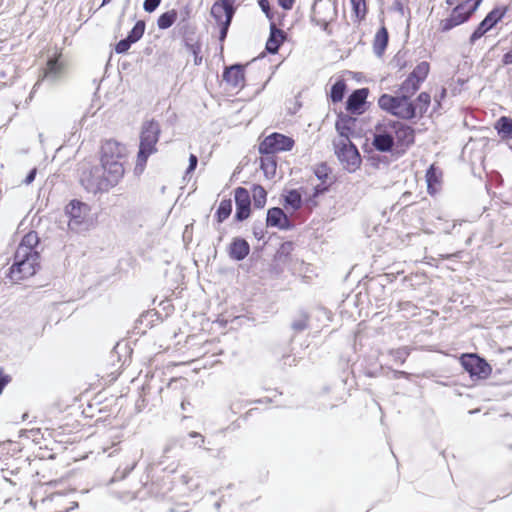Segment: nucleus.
Masks as SVG:
<instances>
[{"label": "nucleus", "mask_w": 512, "mask_h": 512, "mask_svg": "<svg viewBox=\"0 0 512 512\" xmlns=\"http://www.w3.org/2000/svg\"><path fill=\"white\" fill-rule=\"evenodd\" d=\"M285 204L293 210H298L302 205V196L297 190H290L285 196Z\"/></svg>", "instance_id": "nucleus-37"}, {"label": "nucleus", "mask_w": 512, "mask_h": 512, "mask_svg": "<svg viewBox=\"0 0 512 512\" xmlns=\"http://www.w3.org/2000/svg\"><path fill=\"white\" fill-rule=\"evenodd\" d=\"M231 15V19L235 14V8L233 5H230L226 0H218L211 7V15L215 19L217 23L223 22V15L225 19H227V15Z\"/></svg>", "instance_id": "nucleus-21"}, {"label": "nucleus", "mask_w": 512, "mask_h": 512, "mask_svg": "<svg viewBox=\"0 0 512 512\" xmlns=\"http://www.w3.org/2000/svg\"><path fill=\"white\" fill-rule=\"evenodd\" d=\"M389 354L392 356L395 362L403 364L410 354V349L408 347H400L390 350Z\"/></svg>", "instance_id": "nucleus-40"}, {"label": "nucleus", "mask_w": 512, "mask_h": 512, "mask_svg": "<svg viewBox=\"0 0 512 512\" xmlns=\"http://www.w3.org/2000/svg\"><path fill=\"white\" fill-rule=\"evenodd\" d=\"M495 129L503 139H512V119L506 116L500 117L495 123Z\"/></svg>", "instance_id": "nucleus-25"}, {"label": "nucleus", "mask_w": 512, "mask_h": 512, "mask_svg": "<svg viewBox=\"0 0 512 512\" xmlns=\"http://www.w3.org/2000/svg\"><path fill=\"white\" fill-rule=\"evenodd\" d=\"M234 1H235V0H226V2H228L230 5H233V4H234Z\"/></svg>", "instance_id": "nucleus-64"}, {"label": "nucleus", "mask_w": 512, "mask_h": 512, "mask_svg": "<svg viewBox=\"0 0 512 512\" xmlns=\"http://www.w3.org/2000/svg\"><path fill=\"white\" fill-rule=\"evenodd\" d=\"M372 145L380 152H391L393 150L395 141L388 120L376 125Z\"/></svg>", "instance_id": "nucleus-12"}, {"label": "nucleus", "mask_w": 512, "mask_h": 512, "mask_svg": "<svg viewBox=\"0 0 512 512\" xmlns=\"http://www.w3.org/2000/svg\"><path fill=\"white\" fill-rule=\"evenodd\" d=\"M234 197L236 204L235 219L237 221H244L250 215V194L247 189L243 187H238L235 189Z\"/></svg>", "instance_id": "nucleus-14"}, {"label": "nucleus", "mask_w": 512, "mask_h": 512, "mask_svg": "<svg viewBox=\"0 0 512 512\" xmlns=\"http://www.w3.org/2000/svg\"><path fill=\"white\" fill-rule=\"evenodd\" d=\"M367 88H360L354 90L348 97L346 101V110L351 112L352 114H361L362 106L365 104L367 96H368Z\"/></svg>", "instance_id": "nucleus-16"}, {"label": "nucleus", "mask_w": 512, "mask_h": 512, "mask_svg": "<svg viewBox=\"0 0 512 512\" xmlns=\"http://www.w3.org/2000/svg\"><path fill=\"white\" fill-rule=\"evenodd\" d=\"M36 174H37V169L36 168L31 169L29 171V173L27 174L26 178L23 180V183L26 185H30L34 181Z\"/></svg>", "instance_id": "nucleus-51"}, {"label": "nucleus", "mask_w": 512, "mask_h": 512, "mask_svg": "<svg viewBox=\"0 0 512 512\" xmlns=\"http://www.w3.org/2000/svg\"><path fill=\"white\" fill-rule=\"evenodd\" d=\"M132 43H130L128 41L127 38H124L122 40H120L116 46H115V51L116 53L118 54H122V53H125L129 50V48L131 47Z\"/></svg>", "instance_id": "nucleus-45"}, {"label": "nucleus", "mask_w": 512, "mask_h": 512, "mask_svg": "<svg viewBox=\"0 0 512 512\" xmlns=\"http://www.w3.org/2000/svg\"><path fill=\"white\" fill-rule=\"evenodd\" d=\"M420 85L419 80L408 75L399 88L400 95L411 98L419 90Z\"/></svg>", "instance_id": "nucleus-26"}, {"label": "nucleus", "mask_w": 512, "mask_h": 512, "mask_svg": "<svg viewBox=\"0 0 512 512\" xmlns=\"http://www.w3.org/2000/svg\"><path fill=\"white\" fill-rule=\"evenodd\" d=\"M286 39V33L277 28L276 24L272 22L270 24V35L266 42V50L270 54H276L281 44Z\"/></svg>", "instance_id": "nucleus-18"}, {"label": "nucleus", "mask_w": 512, "mask_h": 512, "mask_svg": "<svg viewBox=\"0 0 512 512\" xmlns=\"http://www.w3.org/2000/svg\"><path fill=\"white\" fill-rule=\"evenodd\" d=\"M127 156L126 146L115 140H106L101 147V164L107 169L120 168V176H124V161Z\"/></svg>", "instance_id": "nucleus-6"}, {"label": "nucleus", "mask_w": 512, "mask_h": 512, "mask_svg": "<svg viewBox=\"0 0 512 512\" xmlns=\"http://www.w3.org/2000/svg\"><path fill=\"white\" fill-rule=\"evenodd\" d=\"M502 63L504 65H510L512 64V48L506 52L502 57Z\"/></svg>", "instance_id": "nucleus-55"}, {"label": "nucleus", "mask_w": 512, "mask_h": 512, "mask_svg": "<svg viewBox=\"0 0 512 512\" xmlns=\"http://www.w3.org/2000/svg\"><path fill=\"white\" fill-rule=\"evenodd\" d=\"M278 3L283 9L290 10L293 7L294 0H278Z\"/></svg>", "instance_id": "nucleus-54"}, {"label": "nucleus", "mask_w": 512, "mask_h": 512, "mask_svg": "<svg viewBox=\"0 0 512 512\" xmlns=\"http://www.w3.org/2000/svg\"><path fill=\"white\" fill-rule=\"evenodd\" d=\"M460 362L471 378L487 379L492 373V367L477 354H463Z\"/></svg>", "instance_id": "nucleus-9"}, {"label": "nucleus", "mask_w": 512, "mask_h": 512, "mask_svg": "<svg viewBox=\"0 0 512 512\" xmlns=\"http://www.w3.org/2000/svg\"><path fill=\"white\" fill-rule=\"evenodd\" d=\"M430 65L426 61L420 62L413 71L409 74L412 78L419 80L422 83L428 76Z\"/></svg>", "instance_id": "nucleus-34"}, {"label": "nucleus", "mask_w": 512, "mask_h": 512, "mask_svg": "<svg viewBox=\"0 0 512 512\" xmlns=\"http://www.w3.org/2000/svg\"><path fill=\"white\" fill-rule=\"evenodd\" d=\"M114 168L109 170L101 164L83 171L80 179L82 186L87 192L93 194L109 191L122 179L120 168L118 166Z\"/></svg>", "instance_id": "nucleus-1"}, {"label": "nucleus", "mask_w": 512, "mask_h": 512, "mask_svg": "<svg viewBox=\"0 0 512 512\" xmlns=\"http://www.w3.org/2000/svg\"><path fill=\"white\" fill-rule=\"evenodd\" d=\"M356 119L348 115H339L335 124L336 130L341 139L339 141H350L349 135L355 126Z\"/></svg>", "instance_id": "nucleus-22"}, {"label": "nucleus", "mask_w": 512, "mask_h": 512, "mask_svg": "<svg viewBox=\"0 0 512 512\" xmlns=\"http://www.w3.org/2000/svg\"><path fill=\"white\" fill-rule=\"evenodd\" d=\"M188 49L194 56V64L200 65L202 63V56H200L201 46L200 44H188Z\"/></svg>", "instance_id": "nucleus-44"}, {"label": "nucleus", "mask_w": 512, "mask_h": 512, "mask_svg": "<svg viewBox=\"0 0 512 512\" xmlns=\"http://www.w3.org/2000/svg\"><path fill=\"white\" fill-rule=\"evenodd\" d=\"M291 327L296 332L304 331L308 327V315L305 312L299 313L293 320Z\"/></svg>", "instance_id": "nucleus-39"}, {"label": "nucleus", "mask_w": 512, "mask_h": 512, "mask_svg": "<svg viewBox=\"0 0 512 512\" xmlns=\"http://www.w3.org/2000/svg\"><path fill=\"white\" fill-rule=\"evenodd\" d=\"M294 145V140L280 133L267 136L259 145L261 154H274L280 151H289Z\"/></svg>", "instance_id": "nucleus-11"}, {"label": "nucleus", "mask_w": 512, "mask_h": 512, "mask_svg": "<svg viewBox=\"0 0 512 512\" xmlns=\"http://www.w3.org/2000/svg\"><path fill=\"white\" fill-rule=\"evenodd\" d=\"M177 19V12L175 10L167 11L161 14L157 20L159 29L165 30L170 28Z\"/></svg>", "instance_id": "nucleus-28"}, {"label": "nucleus", "mask_w": 512, "mask_h": 512, "mask_svg": "<svg viewBox=\"0 0 512 512\" xmlns=\"http://www.w3.org/2000/svg\"><path fill=\"white\" fill-rule=\"evenodd\" d=\"M440 175H441V173L438 171V169L434 165H431L428 168V170L426 172V181H427L428 192L430 194L433 193L434 186L440 182Z\"/></svg>", "instance_id": "nucleus-33"}, {"label": "nucleus", "mask_w": 512, "mask_h": 512, "mask_svg": "<svg viewBox=\"0 0 512 512\" xmlns=\"http://www.w3.org/2000/svg\"><path fill=\"white\" fill-rule=\"evenodd\" d=\"M180 446V443H179V440L178 439H170L166 445L164 446V449H163V455H162V458L159 462L160 465H163L165 463V460L170 458L171 456H176V454L174 453L175 450H177V448Z\"/></svg>", "instance_id": "nucleus-36"}, {"label": "nucleus", "mask_w": 512, "mask_h": 512, "mask_svg": "<svg viewBox=\"0 0 512 512\" xmlns=\"http://www.w3.org/2000/svg\"><path fill=\"white\" fill-rule=\"evenodd\" d=\"M379 107L403 120H410L417 116V107L411 98L398 95L382 94L378 99Z\"/></svg>", "instance_id": "nucleus-3"}, {"label": "nucleus", "mask_w": 512, "mask_h": 512, "mask_svg": "<svg viewBox=\"0 0 512 512\" xmlns=\"http://www.w3.org/2000/svg\"><path fill=\"white\" fill-rule=\"evenodd\" d=\"M315 176L321 181L323 182V184L326 183V181H328L329 179V168L328 166L325 164V163H321L319 164L316 168H315Z\"/></svg>", "instance_id": "nucleus-42"}, {"label": "nucleus", "mask_w": 512, "mask_h": 512, "mask_svg": "<svg viewBox=\"0 0 512 512\" xmlns=\"http://www.w3.org/2000/svg\"><path fill=\"white\" fill-rule=\"evenodd\" d=\"M65 72V67L63 62L59 57L51 58L47 62V67L44 72V79L54 83L59 80Z\"/></svg>", "instance_id": "nucleus-19"}, {"label": "nucleus", "mask_w": 512, "mask_h": 512, "mask_svg": "<svg viewBox=\"0 0 512 512\" xmlns=\"http://www.w3.org/2000/svg\"><path fill=\"white\" fill-rule=\"evenodd\" d=\"M388 39H389L388 31L384 26H382L377 31V33L374 37V42H373V50L377 56H382V54L384 53V51L388 45Z\"/></svg>", "instance_id": "nucleus-23"}, {"label": "nucleus", "mask_w": 512, "mask_h": 512, "mask_svg": "<svg viewBox=\"0 0 512 512\" xmlns=\"http://www.w3.org/2000/svg\"><path fill=\"white\" fill-rule=\"evenodd\" d=\"M214 506H215V508H216V509H219V508H220V506H221V502H220V501L216 502V503L214 504Z\"/></svg>", "instance_id": "nucleus-60"}, {"label": "nucleus", "mask_w": 512, "mask_h": 512, "mask_svg": "<svg viewBox=\"0 0 512 512\" xmlns=\"http://www.w3.org/2000/svg\"><path fill=\"white\" fill-rule=\"evenodd\" d=\"M65 213L69 218L68 227L70 230L80 232L88 228L90 214L88 204L76 199L71 200L65 208Z\"/></svg>", "instance_id": "nucleus-7"}, {"label": "nucleus", "mask_w": 512, "mask_h": 512, "mask_svg": "<svg viewBox=\"0 0 512 512\" xmlns=\"http://www.w3.org/2000/svg\"><path fill=\"white\" fill-rule=\"evenodd\" d=\"M267 226L277 227L280 230H289L293 227L290 219L279 207L270 208L266 218Z\"/></svg>", "instance_id": "nucleus-15"}, {"label": "nucleus", "mask_w": 512, "mask_h": 512, "mask_svg": "<svg viewBox=\"0 0 512 512\" xmlns=\"http://www.w3.org/2000/svg\"><path fill=\"white\" fill-rule=\"evenodd\" d=\"M232 212V201L230 199L222 200L216 211V218L218 223L225 221Z\"/></svg>", "instance_id": "nucleus-31"}, {"label": "nucleus", "mask_w": 512, "mask_h": 512, "mask_svg": "<svg viewBox=\"0 0 512 512\" xmlns=\"http://www.w3.org/2000/svg\"><path fill=\"white\" fill-rule=\"evenodd\" d=\"M330 184H331V182L326 181L325 184H323V182H321L320 184L316 185L315 186V195H320V194H323L324 192H326L328 190V187Z\"/></svg>", "instance_id": "nucleus-50"}, {"label": "nucleus", "mask_w": 512, "mask_h": 512, "mask_svg": "<svg viewBox=\"0 0 512 512\" xmlns=\"http://www.w3.org/2000/svg\"><path fill=\"white\" fill-rule=\"evenodd\" d=\"M445 94H446V89L443 88L441 91L440 97L443 98L445 96Z\"/></svg>", "instance_id": "nucleus-61"}, {"label": "nucleus", "mask_w": 512, "mask_h": 512, "mask_svg": "<svg viewBox=\"0 0 512 512\" xmlns=\"http://www.w3.org/2000/svg\"><path fill=\"white\" fill-rule=\"evenodd\" d=\"M10 380V376L3 374L2 369H0V394L3 392L5 386L10 382Z\"/></svg>", "instance_id": "nucleus-49"}, {"label": "nucleus", "mask_w": 512, "mask_h": 512, "mask_svg": "<svg viewBox=\"0 0 512 512\" xmlns=\"http://www.w3.org/2000/svg\"><path fill=\"white\" fill-rule=\"evenodd\" d=\"M253 234L258 240H260L264 237V231H263L261 224L259 226L256 224L254 225Z\"/></svg>", "instance_id": "nucleus-52"}, {"label": "nucleus", "mask_w": 512, "mask_h": 512, "mask_svg": "<svg viewBox=\"0 0 512 512\" xmlns=\"http://www.w3.org/2000/svg\"><path fill=\"white\" fill-rule=\"evenodd\" d=\"M266 197H267V192L262 186H260V185L254 186L253 201H254L255 208H258V209L263 208L266 204Z\"/></svg>", "instance_id": "nucleus-35"}, {"label": "nucleus", "mask_w": 512, "mask_h": 512, "mask_svg": "<svg viewBox=\"0 0 512 512\" xmlns=\"http://www.w3.org/2000/svg\"><path fill=\"white\" fill-rule=\"evenodd\" d=\"M138 460L134 459L130 464H127L125 467H119L115 471L113 477L111 478V482L123 480L137 465Z\"/></svg>", "instance_id": "nucleus-38"}, {"label": "nucleus", "mask_w": 512, "mask_h": 512, "mask_svg": "<svg viewBox=\"0 0 512 512\" xmlns=\"http://www.w3.org/2000/svg\"><path fill=\"white\" fill-rule=\"evenodd\" d=\"M250 252L249 243L243 238H235L229 247V256L231 259L241 261L245 259Z\"/></svg>", "instance_id": "nucleus-20"}, {"label": "nucleus", "mask_w": 512, "mask_h": 512, "mask_svg": "<svg viewBox=\"0 0 512 512\" xmlns=\"http://www.w3.org/2000/svg\"><path fill=\"white\" fill-rule=\"evenodd\" d=\"M145 27L146 24L143 20L137 21L126 37L128 41L132 44L139 41L145 32Z\"/></svg>", "instance_id": "nucleus-32"}, {"label": "nucleus", "mask_w": 512, "mask_h": 512, "mask_svg": "<svg viewBox=\"0 0 512 512\" xmlns=\"http://www.w3.org/2000/svg\"><path fill=\"white\" fill-rule=\"evenodd\" d=\"M38 243V236L36 233L30 232L26 234L21 243L19 244L18 248H24L25 252L29 255L33 254H39L35 249L34 246Z\"/></svg>", "instance_id": "nucleus-27"}, {"label": "nucleus", "mask_w": 512, "mask_h": 512, "mask_svg": "<svg viewBox=\"0 0 512 512\" xmlns=\"http://www.w3.org/2000/svg\"><path fill=\"white\" fill-rule=\"evenodd\" d=\"M396 5H397V9H399L400 11L403 10V7L400 2H396Z\"/></svg>", "instance_id": "nucleus-59"}, {"label": "nucleus", "mask_w": 512, "mask_h": 512, "mask_svg": "<svg viewBox=\"0 0 512 512\" xmlns=\"http://www.w3.org/2000/svg\"><path fill=\"white\" fill-rule=\"evenodd\" d=\"M506 10L494 8L491 10L486 17L478 24L476 29L473 31L469 38V43L474 45L477 40L483 37L488 31H490L496 24L504 17Z\"/></svg>", "instance_id": "nucleus-13"}, {"label": "nucleus", "mask_w": 512, "mask_h": 512, "mask_svg": "<svg viewBox=\"0 0 512 512\" xmlns=\"http://www.w3.org/2000/svg\"><path fill=\"white\" fill-rule=\"evenodd\" d=\"M39 254L29 255L24 248H17L14 255V262L9 269L8 277L17 283L36 273L39 266Z\"/></svg>", "instance_id": "nucleus-4"}, {"label": "nucleus", "mask_w": 512, "mask_h": 512, "mask_svg": "<svg viewBox=\"0 0 512 512\" xmlns=\"http://www.w3.org/2000/svg\"><path fill=\"white\" fill-rule=\"evenodd\" d=\"M189 437H191V438H198L199 439V441H197L195 443V446H198V447H202V444L205 441L204 437L200 433H198V432H190L189 433Z\"/></svg>", "instance_id": "nucleus-53"}, {"label": "nucleus", "mask_w": 512, "mask_h": 512, "mask_svg": "<svg viewBox=\"0 0 512 512\" xmlns=\"http://www.w3.org/2000/svg\"><path fill=\"white\" fill-rule=\"evenodd\" d=\"M177 467H178V464L173 462L169 466L164 467L163 470H168L170 473H174L177 470Z\"/></svg>", "instance_id": "nucleus-56"}, {"label": "nucleus", "mask_w": 512, "mask_h": 512, "mask_svg": "<svg viewBox=\"0 0 512 512\" xmlns=\"http://www.w3.org/2000/svg\"><path fill=\"white\" fill-rule=\"evenodd\" d=\"M261 169L267 179H272L276 174V160L274 154H262Z\"/></svg>", "instance_id": "nucleus-24"}, {"label": "nucleus", "mask_w": 512, "mask_h": 512, "mask_svg": "<svg viewBox=\"0 0 512 512\" xmlns=\"http://www.w3.org/2000/svg\"><path fill=\"white\" fill-rule=\"evenodd\" d=\"M189 481H190V479H189V477H188L187 475H183V476H182V482H183L184 484H188V483H189Z\"/></svg>", "instance_id": "nucleus-58"}, {"label": "nucleus", "mask_w": 512, "mask_h": 512, "mask_svg": "<svg viewBox=\"0 0 512 512\" xmlns=\"http://www.w3.org/2000/svg\"><path fill=\"white\" fill-rule=\"evenodd\" d=\"M197 164H198L197 156L194 155V154H191L190 157H189V165H188V168L186 170V174H189V173L193 172L196 169Z\"/></svg>", "instance_id": "nucleus-48"}, {"label": "nucleus", "mask_w": 512, "mask_h": 512, "mask_svg": "<svg viewBox=\"0 0 512 512\" xmlns=\"http://www.w3.org/2000/svg\"><path fill=\"white\" fill-rule=\"evenodd\" d=\"M346 91V84L343 80L336 81L331 87L330 99L333 103L342 101Z\"/></svg>", "instance_id": "nucleus-29"}, {"label": "nucleus", "mask_w": 512, "mask_h": 512, "mask_svg": "<svg viewBox=\"0 0 512 512\" xmlns=\"http://www.w3.org/2000/svg\"><path fill=\"white\" fill-rule=\"evenodd\" d=\"M223 80L234 88L242 87L244 83V68L241 64H234L223 72Z\"/></svg>", "instance_id": "nucleus-17"}, {"label": "nucleus", "mask_w": 512, "mask_h": 512, "mask_svg": "<svg viewBox=\"0 0 512 512\" xmlns=\"http://www.w3.org/2000/svg\"><path fill=\"white\" fill-rule=\"evenodd\" d=\"M431 102V96L427 92H421L416 98L414 104L417 107V114L422 117L426 112Z\"/></svg>", "instance_id": "nucleus-30"}, {"label": "nucleus", "mask_w": 512, "mask_h": 512, "mask_svg": "<svg viewBox=\"0 0 512 512\" xmlns=\"http://www.w3.org/2000/svg\"><path fill=\"white\" fill-rule=\"evenodd\" d=\"M327 27H328V23H327V22H325V23L323 24V29H324V30H326V29H327Z\"/></svg>", "instance_id": "nucleus-63"}, {"label": "nucleus", "mask_w": 512, "mask_h": 512, "mask_svg": "<svg viewBox=\"0 0 512 512\" xmlns=\"http://www.w3.org/2000/svg\"><path fill=\"white\" fill-rule=\"evenodd\" d=\"M258 4L261 8V10L265 13L267 18L272 19L271 9H270V3L268 0H258Z\"/></svg>", "instance_id": "nucleus-47"}, {"label": "nucleus", "mask_w": 512, "mask_h": 512, "mask_svg": "<svg viewBox=\"0 0 512 512\" xmlns=\"http://www.w3.org/2000/svg\"><path fill=\"white\" fill-rule=\"evenodd\" d=\"M160 132V125L154 119L143 123L136 169L139 167L142 169L146 165L148 157L157 151L156 144L159 140Z\"/></svg>", "instance_id": "nucleus-2"}, {"label": "nucleus", "mask_w": 512, "mask_h": 512, "mask_svg": "<svg viewBox=\"0 0 512 512\" xmlns=\"http://www.w3.org/2000/svg\"><path fill=\"white\" fill-rule=\"evenodd\" d=\"M335 146V152L343 167L349 172H354L361 164L357 147L351 141H339Z\"/></svg>", "instance_id": "nucleus-10"}, {"label": "nucleus", "mask_w": 512, "mask_h": 512, "mask_svg": "<svg viewBox=\"0 0 512 512\" xmlns=\"http://www.w3.org/2000/svg\"><path fill=\"white\" fill-rule=\"evenodd\" d=\"M231 22H232L231 15L229 14V15H227V19H224L223 22L218 23L220 25V33H219V41L220 42H223L226 39Z\"/></svg>", "instance_id": "nucleus-43"}, {"label": "nucleus", "mask_w": 512, "mask_h": 512, "mask_svg": "<svg viewBox=\"0 0 512 512\" xmlns=\"http://www.w3.org/2000/svg\"><path fill=\"white\" fill-rule=\"evenodd\" d=\"M161 0H144L143 9L148 12H154L160 5Z\"/></svg>", "instance_id": "nucleus-46"}, {"label": "nucleus", "mask_w": 512, "mask_h": 512, "mask_svg": "<svg viewBox=\"0 0 512 512\" xmlns=\"http://www.w3.org/2000/svg\"><path fill=\"white\" fill-rule=\"evenodd\" d=\"M112 0H103L101 6H104L108 3H110Z\"/></svg>", "instance_id": "nucleus-62"}, {"label": "nucleus", "mask_w": 512, "mask_h": 512, "mask_svg": "<svg viewBox=\"0 0 512 512\" xmlns=\"http://www.w3.org/2000/svg\"><path fill=\"white\" fill-rule=\"evenodd\" d=\"M395 146L399 152H406L415 142V130L408 124L398 120H388Z\"/></svg>", "instance_id": "nucleus-8"}, {"label": "nucleus", "mask_w": 512, "mask_h": 512, "mask_svg": "<svg viewBox=\"0 0 512 512\" xmlns=\"http://www.w3.org/2000/svg\"><path fill=\"white\" fill-rule=\"evenodd\" d=\"M482 1L483 0H465L460 2L452 9L447 18L440 21V31L448 32L451 29L467 22L479 8Z\"/></svg>", "instance_id": "nucleus-5"}, {"label": "nucleus", "mask_w": 512, "mask_h": 512, "mask_svg": "<svg viewBox=\"0 0 512 512\" xmlns=\"http://www.w3.org/2000/svg\"><path fill=\"white\" fill-rule=\"evenodd\" d=\"M353 11L358 19H363L366 15L365 0H350Z\"/></svg>", "instance_id": "nucleus-41"}, {"label": "nucleus", "mask_w": 512, "mask_h": 512, "mask_svg": "<svg viewBox=\"0 0 512 512\" xmlns=\"http://www.w3.org/2000/svg\"><path fill=\"white\" fill-rule=\"evenodd\" d=\"M407 373L404 371H395V376L398 377H407Z\"/></svg>", "instance_id": "nucleus-57"}]
</instances>
